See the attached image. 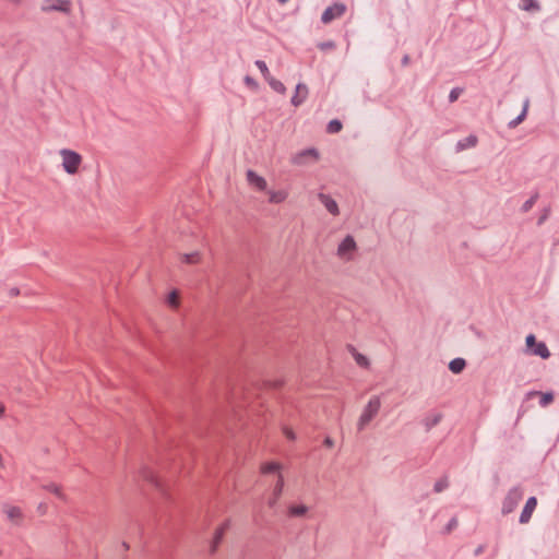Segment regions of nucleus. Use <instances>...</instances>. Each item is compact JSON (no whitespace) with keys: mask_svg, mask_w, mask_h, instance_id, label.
<instances>
[{"mask_svg":"<svg viewBox=\"0 0 559 559\" xmlns=\"http://www.w3.org/2000/svg\"><path fill=\"white\" fill-rule=\"evenodd\" d=\"M60 155L64 170L71 175L76 174L82 163L81 155L71 150H62Z\"/></svg>","mask_w":559,"mask_h":559,"instance_id":"f257e3e1","label":"nucleus"},{"mask_svg":"<svg viewBox=\"0 0 559 559\" xmlns=\"http://www.w3.org/2000/svg\"><path fill=\"white\" fill-rule=\"evenodd\" d=\"M281 464L277 462H265L261 464L260 471L262 474H277V481L275 485V498H277L281 495L282 488H283V477L280 474Z\"/></svg>","mask_w":559,"mask_h":559,"instance_id":"f03ea898","label":"nucleus"},{"mask_svg":"<svg viewBox=\"0 0 559 559\" xmlns=\"http://www.w3.org/2000/svg\"><path fill=\"white\" fill-rule=\"evenodd\" d=\"M356 250V243L350 236H347L338 246L337 253L342 259L349 260Z\"/></svg>","mask_w":559,"mask_h":559,"instance_id":"7ed1b4c3","label":"nucleus"},{"mask_svg":"<svg viewBox=\"0 0 559 559\" xmlns=\"http://www.w3.org/2000/svg\"><path fill=\"white\" fill-rule=\"evenodd\" d=\"M139 475L143 480L147 481L155 488H160L162 483H160L159 476L157 475V473L155 471H153L148 466L141 467L139 469Z\"/></svg>","mask_w":559,"mask_h":559,"instance_id":"20e7f679","label":"nucleus"},{"mask_svg":"<svg viewBox=\"0 0 559 559\" xmlns=\"http://www.w3.org/2000/svg\"><path fill=\"white\" fill-rule=\"evenodd\" d=\"M228 528H229V522L228 521L223 522L222 524H219L215 528L214 534H213V538H212V542H211V551L212 552L216 551V549L218 548V546H219L221 542L223 540L224 535H225V533L227 532Z\"/></svg>","mask_w":559,"mask_h":559,"instance_id":"39448f33","label":"nucleus"},{"mask_svg":"<svg viewBox=\"0 0 559 559\" xmlns=\"http://www.w3.org/2000/svg\"><path fill=\"white\" fill-rule=\"evenodd\" d=\"M247 180H248L249 186L252 189L258 190V191L266 190V187H267L266 180L263 177L259 176L257 173L249 170L247 173Z\"/></svg>","mask_w":559,"mask_h":559,"instance_id":"423d86ee","label":"nucleus"},{"mask_svg":"<svg viewBox=\"0 0 559 559\" xmlns=\"http://www.w3.org/2000/svg\"><path fill=\"white\" fill-rule=\"evenodd\" d=\"M345 12V5L341 3H335L329 7L322 14V21L324 23H329L332 20L341 16Z\"/></svg>","mask_w":559,"mask_h":559,"instance_id":"0eeeda50","label":"nucleus"},{"mask_svg":"<svg viewBox=\"0 0 559 559\" xmlns=\"http://www.w3.org/2000/svg\"><path fill=\"white\" fill-rule=\"evenodd\" d=\"M379 409H380L379 399H372L368 403L364 414L361 415V423L367 424L379 412Z\"/></svg>","mask_w":559,"mask_h":559,"instance_id":"6e6552de","label":"nucleus"},{"mask_svg":"<svg viewBox=\"0 0 559 559\" xmlns=\"http://www.w3.org/2000/svg\"><path fill=\"white\" fill-rule=\"evenodd\" d=\"M267 201L271 204H281L285 202L288 198V191L285 189H278V190H267Z\"/></svg>","mask_w":559,"mask_h":559,"instance_id":"1a4fd4ad","label":"nucleus"},{"mask_svg":"<svg viewBox=\"0 0 559 559\" xmlns=\"http://www.w3.org/2000/svg\"><path fill=\"white\" fill-rule=\"evenodd\" d=\"M537 504L536 498L532 497L527 500L525 508L521 514V523H527L532 516L533 511L535 510Z\"/></svg>","mask_w":559,"mask_h":559,"instance_id":"9d476101","label":"nucleus"},{"mask_svg":"<svg viewBox=\"0 0 559 559\" xmlns=\"http://www.w3.org/2000/svg\"><path fill=\"white\" fill-rule=\"evenodd\" d=\"M8 519L13 523H20L23 519L22 511L19 507L9 506L4 510Z\"/></svg>","mask_w":559,"mask_h":559,"instance_id":"9b49d317","label":"nucleus"},{"mask_svg":"<svg viewBox=\"0 0 559 559\" xmlns=\"http://www.w3.org/2000/svg\"><path fill=\"white\" fill-rule=\"evenodd\" d=\"M46 10L68 11L70 9V1L68 0H49L45 5Z\"/></svg>","mask_w":559,"mask_h":559,"instance_id":"f8f14e48","label":"nucleus"},{"mask_svg":"<svg viewBox=\"0 0 559 559\" xmlns=\"http://www.w3.org/2000/svg\"><path fill=\"white\" fill-rule=\"evenodd\" d=\"M181 302L180 294L178 290L174 289L166 296V305L176 310L179 308Z\"/></svg>","mask_w":559,"mask_h":559,"instance_id":"ddd939ff","label":"nucleus"},{"mask_svg":"<svg viewBox=\"0 0 559 559\" xmlns=\"http://www.w3.org/2000/svg\"><path fill=\"white\" fill-rule=\"evenodd\" d=\"M320 200L331 214H333V215L338 214V207L334 200H332L330 197L324 195V194L320 195Z\"/></svg>","mask_w":559,"mask_h":559,"instance_id":"4468645a","label":"nucleus"},{"mask_svg":"<svg viewBox=\"0 0 559 559\" xmlns=\"http://www.w3.org/2000/svg\"><path fill=\"white\" fill-rule=\"evenodd\" d=\"M307 94H308L307 86L302 85V84H298L296 87V94L292 100L293 104L296 106L299 105L306 98Z\"/></svg>","mask_w":559,"mask_h":559,"instance_id":"2eb2a0df","label":"nucleus"},{"mask_svg":"<svg viewBox=\"0 0 559 559\" xmlns=\"http://www.w3.org/2000/svg\"><path fill=\"white\" fill-rule=\"evenodd\" d=\"M532 395H538L540 397L539 403L544 407L549 405L554 401V394L551 392H532L528 394V396Z\"/></svg>","mask_w":559,"mask_h":559,"instance_id":"dca6fc26","label":"nucleus"},{"mask_svg":"<svg viewBox=\"0 0 559 559\" xmlns=\"http://www.w3.org/2000/svg\"><path fill=\"white\" fill-rule=\"evenodd\" d=\"M533 354L540 356L542 358H548L550 353L545 343H537L535 347L532 349Z\"/></svg>","mask_w":559,"mask_h":559,"instance_id":"f3484780","label":"nucleus"},{"mask_svg":"<svg viewBox=\"0 0 559 559\" xmlns=\"http://www.w3.org/2000/svg\"><path fill=\"white\" fill-rule=\"evenodd\" d=\"M182 261L189 264H199L202 261V255L200 252L195 251L189 254H185L182 257Z\"/></svg>","mask_w":559,"mask_h":559,"instance_id":"a211bd4d","label":"nucleus"},{"mask_svg":"<svg viewBox=\"0 0 559 559\" xmlns=\"http://www.w3.org/2000/svg\"><path fill=\"white\" fill-rule=\"evenodd\" d=\"M307 513V508L302 504H294L288 509V514L290 516H302Z\"/></svg>","mask_w":559,"mask_h":559,"instance_id":"6ab92c4d","label":"nucleus"},{"mask_svg":"<svg viewBox=\"0 0 559 559\" xmlns=\"http://www.w3.org/2000/svg\"><path fill=\"white\" fill-rule=\"evenodd\" d=\"M47 490L49 492H51L52 495H55L56 497H58L59 499L66 500V493L61 486H59L57 484H51V485L47 486Z\"/></svg>","mask_w":559,"mask_h":559,"instance_id":"aec40b11","label":"nucleus"},{"mask_svg":"<svg viewBox=\"0 0 559 559\" xmlns=\"http://www.w3.org/2000/svg\"><path fill=\"white\" fill-rule=\"evenodd\" d=\"M520 8L524 11H537L538 3L535 0H520Z\"/></svg>","mask_w":559,"mask_h":559,"instance_id":"412c9836","label":"nucleus"},{"mask_svg":"<svg viewBox=\"0 0 559 559\" xmlns=\"http://www.w3.org/2000/svg\"><path fill=\"white\" fill-rule=\"evenodd\" d=\"M450 370L454 373L461 372L465 367V361L461 358H456L450 362Z\"/></svg>","mask_w":559,"mask_h":559,"instance_id":"4be33fe9","label":"nucleus"},{"mask_svg":"<svg viewBox=\"0 0 559 559\" xmlns=\"http://www.w3.org/2000/svg\"><path fill=\"white\" fill-rule=\"evenodd\" d=\"M266 81L269 82V84L272 86V88L274 91H276L277 93H284L285 92V86L282 82L275 80L274 78L270 76L269 79H266Z\"/></svg>","mask_w":559,"mask_h":559,"instance_id":"5701e85b","label":"nucleus"},{"mask_svg":"<svg viewBox=\"0 0 559 559\" xmlns=\"http://www.w3.org/2000/svg\"><path fill=\"white\" fill-rule=\"evenodd\" d=\"M342 129V124L338 120H332L329 124H328V131L330 133H336L338 132L340 130Z\"/></svg>","mask_w":559,"mask_h":559,"instance_id":"b1692460","label":"nucleus"},{"mask_svg":"<svg viewBox=\"0 0 559 559\" xmlns=\"http://www.w3.org/2000/svg\"><path fill=\"white\" fill-rule=\"evenodd\" d=\"M257 67L260 69L261 73L263 74L264 79H269L271 76L270 71L263 61H257Z\"/></svg>","mask_w":559,"mask_h":559,"instance_id":"393cba45","label":"nucleus"},{"mask_svg":"<svg viewBox=\"0 0 559 559\" xmlns=\"http://www.w3.org/2000/svg\"><path fill=\"white\" fill-rule=\"evenodd\" d=\"M282 431H283V435L285 436L286 439L295 440L296 436H295V432H294L293 428H290L288 426H284Z\"/></svg>","mask_w":559,"mask_h":559,"instance_id":"a878e982","label":"nucleus"},{"mask_svg":"<svg viewBox=\"0 0 559 559\" xmlns=\"http://www.w3.org/2000/svg\"><path fill=\"white\" fill-rule=\"evenodd\" d=\"M536 344L537 342L534 335L531 334L526 337V345L528 348L533 349Z\"/></svg>","mask_w":559,"mask_h":559,"instance_id":"bb28decb","label":"nucleus"},{"mask_svg":"<svg viewBox=\"0 0 559 559\" xmlns=\"http://www.w3.org/2000/svg\"><path fill=\"white\" fill-rule=\"evenodd\" d=\"M459 95H460V91L459 90H453L451 92V94H450L451 102H454L455 99H457Z\"/></svg>","mask_w":559,"mask_h":559,"instance_id":"cd10ccee","label":"nucleus"},{"mask_svg":"<svg viewBox=\"0 0 559 559\" xmlns=\"http://www.w3.org/2000/svg\"><path fill=\"white\" fill-rule=\"evenodd\" d=\"M476 141H477V140H476V138H475V136H469V138L467 139V142H468V143H467V146H474V145L476 144Z\"/></svg>","mask_w":559,"mask_h":559,"instance_id":"c85d7f7f","label":"nucleus"},{"mask_svg":"<svg viewBox=\"0 0 559 559\" xmlns=\"http://www.w3.org/2000/svg\"><path fill=\"white\" fill-rule=\"evenodd\" d=\"M4 413V406L0 404V416Z\"/></svg>","mask_w":559,"mask_h":559,"instance_id":"c756f323","label":"nucleus"},{"mask_svg":"<svg viewBox=\"0 0 559 559\" xmlns=\"http://www.w3.org/2000/svg\"><path fill=\"white\" fill-rule=\"evenodd\" d=\"M520 498H521V497H520V495L515 492V493H514V501H513V502L515 503V502H516V500H518V499H520Z\"/></svg>","mask_w":559,"mask_h":559,"instance_id":"7c9ffc66","label":"nucleus"},{"mask_svg":"<svg viewBox=\"0 0 559 559\" xmlns=\"http://www.w3.org/2000/svg\"><path fill=\"white\" fill-rule=\"evenodd\" d=\"M532 203L533 201L528 202V204L526 205V210L532 206Z\"/></svg>","mask_w":559,"mask_h":559,"instance_id":"2f4dec72","label":"nucleus"},{"mask_svg":"<svg viewBox=\"0 0 559 559\" xmlns=\"http://www.w3.org/2000/svg\"><path fill=\"white\" fill-rule=\"evenodd\" d=\"M286 1H287V0H278V2H281V3H284V2H286Z\"/></svg>","mask_w":559,"mask_h":559,"instance_id":"473e14b6","label":"nucleus"}]
</instances>
